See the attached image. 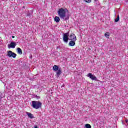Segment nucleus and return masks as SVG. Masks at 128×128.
<instances>
[{"instance_id":"nucleus-7","label":"nucleus","mask_w":128,"mask_h":128,"mask_svg":"<svg viewBox=\"0 0 128 128\" xmlns=\"http://www.w3.org/2000/svg\"><path fill=\"white\" fill-rule=\"evenodd\" d=\"M64 40L65 42H68V33L64 34Z\"/></svg>"},{"instance_id":"nucleus-15","label":"nucleus","mask_w":128,"mask_h":128,"mask_svg":"<svg viewBox=\"0 0 128 128\" xmlns=\"http://www.w3.org/2000/svg\"><path fill=\"white\" fill-rule=\"evenodd\" d=\"M120 22V16H118V18L115 20V22Z\"/></svg>"},{"instance_id":"nucleus-6","label":"nucleus","mask_w":128,"mask_h":128,"mask_svg":"<svg viewBox=\"0 0 128 128\" xmlns=\"http://www.w3.org/2000/svg\"><path fill=\"white\" fill-rule=\"evenodd\" d=\"M16 43L14 42H12L10 45H8L9 48H16Z\"/></svg>"},{"instance_id":"nucleus-11","label":"nucleus","mask_w":128,"mask_h":128,"mask_svg":"<svg viewBox=\"0 0 128 128\" xmlns=\"http://www.w3.org/2000/svg\"><path fill=\"white\" fill-rule=\"evenodd\" d=\"M17 52L18 54H22V50L20 48H17Z\"/></svg>"},{"instance_id":"nucleus-16","label":"nucleus","mask_w":128,"mask_h":128,"mask_svg":"<svg viewBox=\"0 0 128 128\" xmlns=\"http://www.w3.org/2000/svg\"><path fill=\"white\" fill-rule=\"evenodd\" d=\"M85 126L86 128H92V126H90V124H86Z\"/></svg>"},{"instance_id":"nucleus-20","label":"nucleus","mask_w":128,"mask_h":128,"mask_svg":"<svg viewBox=\"0 0 128 128\" xmlns=\"http://www.w3.org/2000/svg\"><path fill=\"white\" fill-rule=\"evenodd\" d=\"M95 2H98V0H94Z\"/></svg>"},{"instance_id":"nucleus-5","label":"nucleus","mask_w":128,"mask_h":128,"mask_svg":"<svg viewBox=\"0 0 128 128\" xmlns=\"http://www.w3.org/2000/svg\"><path fill=\"white\" fill-rule=\"evenodd\" d=\"M87 76L88 78H90L92 80H98L96 77L90 73L88 74Z\"/></svg>"},{"instance_id":"nucleus-21","label":"nucleus","mask_w":128,"mask_h":128,"mask_svg":"<svg viewBox=\"0 0 128 128\" xmlns=\"http://www.w3.org/2000/svg\"><path fill=\"white\" fill-rule=\"evenodd\" d=\"M27 16H30V14H27Z\"/></svg>"},{"instance_id":"nucleus-18","label":"nucleus","mask_w":128,"mask_h":128,"mask_svg":"<svg viewBox=\"0 0 128 128\" xmlns=\"http://www.w3.org/2000/svg\"><path fill=\"white\" fill-rule=\"evenodd\" d=\"M126 124H128V120H126Z\"/></svg>"},{"instance_id":"nucleus-12","label":"nucleus","mask_w":128,"mask_h":128,"mask_svg":"<svg viewBox=\"0 0 128 128\" xmlns=\"http://www.w3.org/2000/svg\"><path fill=\"white\" fill-rule=\"evenodd\" d=\"M53 70H54V72H58V70L59 69V67L58 66H54L53 68Z\"/></svg>"},{"instance_id":"nucleus-10","label":"nucleus","mask_w":128,"mask_h":128,"mask_svg":"<svg viewBox=\"0 0 128 128\" xmlns=\"http://www.w3.org/2000/svg\"><path fill=\"white\" fill-rule=\"evenodd\" d=\"M26 114H27V116H28V117L30 118H31V119L34 118V116L31 113L26 112Z\"/></svg>"},{"instance_id":"nucleus-1","label":"nucleus","mask_w":128,"mask_h":128,"mask_svg":"<svg viewBox=\"0 0 128 128\" xmlns=\"http://www.w3.org/2000/svg\"><path fill=\"white\" fill-rule=\"evenodd\" d=\"M58 16L61 20H64L65 22H68L70 20V15L66 16V11L64 8H60L58 11Z\"/></svg>"},{"instance_id":"nucleus-14","label":"nucleus","mask_w":128,"mask_h":128,"mask_svg":"<svg viewBox=\"0 0 128 128\" xmlns=\"http://www.w3.org/2000/svg\"><path fill=\"white\" fill-rule=\"evenodd\" d=\"M110 34L108 32H106L104 34V36L106 38H110Z\"/></svg>"},{"instance_id":"nucleus-17","label":"nucleus","mask_w":128,"mask_h":128,"mask_svg":"<svg viewBox=\"0 0 128 128\" xmlns=\"http://www.w3.org/2000/svg\"><path fill=\"white\" fill-rule=\"evenodd\" d=\"M84 2H86V4H90L92 2V0H84Z\"/></svg>"},{"instance_id":"nucleus-13","label":"nucleus","mask_w":128,"mask_h":128,"mask_svg":"<svg viewBox=\"0 0 128 128\" xmlns=\"http://www.w3.org/2000/svg\"><path fill=\"white\" fill-rule=\"evenodd\" d=\"M62 74V70L60 69H59L58 70V72H56V74L58 76H60Z\"/></svg>"},{"instance_id":"nucleus-9","label":"nucleus","mask_w":128,"mask_h":128,"mask_svg":"<svg viewBox=\"0 0 128 128\" xmlns=\"http://www.w3.org/2000/svg\"><path fill=\"white\" fill-rule=\"evenodd\" d=\"M76 41H71L69 43L70 46H76Z\"/></svg>"},{"instance_id":"nucleus-2","label":"nucleus","mask_w":128,"mask_h":128,"mask_svg":"<svg viewBox=\"0 0 128 128\" xmlns=\"http://www.w3.org/2000/svg\"><path fill=\"white\" fill-rule=\"evenodd\" d=\"M32 108H35V110H39V108H42V104L40 102L32 101Z\"/></svg>"},{"instance_id":"nucleus-8","label":"nucleus","mask_w":128,"mask_h":128,"mask_svg":"<svg viewBox=\"0 0 128 128\" xmlns=\"http://www.w3.org/2000/svg\"><path fill=\"white\" fill-rule=\"evenodd\" d=\"M54 21L56 22V24H58V22H60V18L58 16H56L54 18Z\"/></svg>"},{"instance_id":"nucleus-4","label":"nucleus","mask_w":128,"mask_h":128,"mask_svg":"<svg viewBox=\"0 0 128 128\" xmlns=\"http://www.w3.org/2000/svg\"><path fill=\"white\" fill-rule=\"evenodd\" d=\"M70 40L71 41H74L76 42L78 40V39L76 38V34H72L70 36Z\"/></svg>"},{"instance_id":"nucleus-22","label":"nucleus","mask_w":128,"mask_h":128,"mask_svg":"<svg viewBox=\"0 0 128 128\" xmlns=\"http://www.w3.org/2000/svg\"><path fill=\"white\" fill-rule=\"evenodd\" d=\"M34 128H38V126H35Z\"/></svg>"},{"instance_id":"nucleus-19","label":"nucleus","mask_w":128,"mask_h":128,"mask_svg":"<svg viewBox=\"0 0 128 128\" xmlns=\"http://www.w3.org/2000/svg\"><path fill=\"white\" fill-rule=\"evenodd\" d=\"M15 38L14 36H12V38Z\"/></svg>"},{"instance_id":"nucleus-3","label":"nucleus","mask_w":128,"mask_h":128,"mask_svg":"<svg viewBox=\"0 0 128 128\" xmlns=\"http://www.w3.org/2000/svg\"><path fill=\"white\" fill-rule=\"evenodd\" d=\"M7 54L8 58H16L18 56L16 54L12 51H8Z\"/></svg>"}]
</instances>
